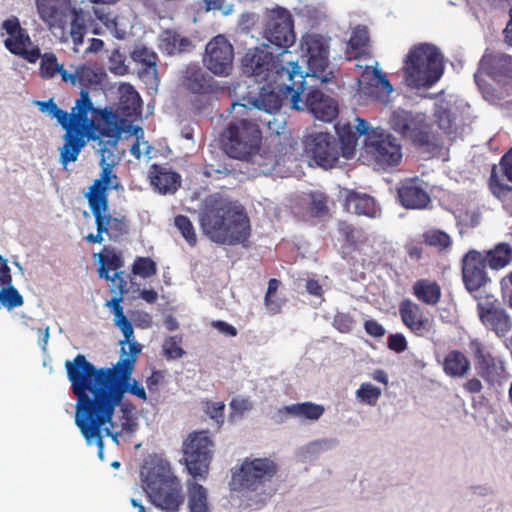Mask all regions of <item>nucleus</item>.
I'll return each instance as SVG.
<instances>
[{"label": "nucleus", "mask_w": 512, "mask_h": 512, "mask_svg": "<svg viewBox=\"0 0 512 512\" xmlns=\"http://www.w3.org/2000/svg\"><path fill=\"white\" fill-rule=\"evenodd\" d=\"M183 87L194 96L192 104L198 110H202L212 101L218 100L226 90L225 86L221 85L213 76L195 66L186 69L183 76Z\"/></svg>", "instance_id": "obj_14"}, {"label": "nucleus", "mask_w": 512, "mask_h": 512, "mask_svg": "<svg viewBox=\"0 0 512 512\" xmlns=\"http://www.w3.org/2000/svg\"><path fill=\"white\" fill-rule=\"evenodd\" d=\"M148 174L151 185L161 194H174L181 186V175L165 164H152Z\"/></svg>", "instance_id": "obj_28"}, {"label": "nucleus", "mask_w": 512, "mask_h": 512, "mask_svg": "<svg viewBox=\"0 0 512 512\" xmlns=\"http://www.w3.org/2000/svg\"><path fill=\"white\" fill-rule=\"evenodd\" d=\"M24 304V298L13 286V283L0 288V305L7 310L20 307Z\"/></svg>", "instance_id": "obj_47"}, {"label": "nucleus", "mask_w": 512, "mask_h": 512, "mask_svg": "<svg viewBox=\"0 0 512 512\" xmlns=\"http://www.w3.org/2000/svg\"><path fill=\"white\" fill-rule=\"evenodd\" d=\"M96 18L110 31V33L119 40H122L126 36V31L119 28L117 16L110 11L104 9L94 10Z\"/></svg>", "instance_id": "obj_46"}, {"label": "nucleus", "mask_w": 512, "mask_h": 512, "mask_svg": "<svg viewBox=\"0 0 512 512\" xmlns=\"http://www.w3.org/2000/svg\"><path fill=\"white\" fill-rule=\"evenodd\" d=\"M234 48L224 35H217L206 45L203 62L217 76H228L233 69Z\"/></svg>", "instance_id": "obj_21"}, {"label": "nucleus", "mask_w": 512, "mask_h": 512, "mask_svg": "<svg viewBox=\"0 0 512 512\" xmlns=\"http://www.w3.org/2000/svg\"><path fill=\"white\" fill-rule=\"evenodd\" d=\"M94 218L96 225V234L90 233L85 236V239L90 243H102L103 242V234L106 232L105 225L103 224V219L101 218V211L104 209L103 207L89 206Z\"/></svg>", "instance_id": "obj_56"}, {"label": "nucleus", "mask_w": 512, "mask_h": 512, "mask_svg": "<svg viewBox=\"0 0 512 512\" xmlns=\"http://www.w3.org/2000/svg\"><path fill=\"white\" fill-rule=\"evenodd\" d=\"M356 396L362 403L374 406L381 396V389L371 383H362L356 391Z\"/></svg>", "instance_id": "obj_53"}, {"label": "nucleus", "mask_w": 512, "mask_h": 512, "mask_svg": "<svg viewBox=\"0 0 512 512\" xmlns=\"http://www.w3.org/2000/svg\"><path fill=\"white\" fill-rule=\"evenodd\" d=\"M413 295L421 303L435 306L440 302L442 291L440 285L430 279H419L412 286Z\"/></svg>", "instance_id": "obj_35"}, {"label": "nucleus", "mask_w": 512, "mask_h": 512, "mask_svg": "<svg viewBox=\"0 0 512 512\" xmlns=\"http://www.w3.org/2000/svg\"><path fill=\"white\" fill-rule=\"evenodd\" d=\"M483 258L492 270H501L512 263V243L500 242L483 253Z\"/></svg>", "instance_id": "obj_37"}, {"label": "nucleus", "mask_w": 512, "mask_h": 512, "mask_svg": "<svg viewBox=\"0 0 512 512\" xmlns=\"http://www.w3.org/2000/svg\"><path fill=\"white\" fill-rule=\"evenodd\" d=\"M132 273L141 278H150L157 273V265L150 257L138 256L132 265Z\"/></svg>", "instance_id": "obj_49"}, {"label": "nucleus", "mask_w": 512, "mask_h": 512, "mask_svg": "<svg viewBox=\"0 0 512 512\" xmlns=\"http://www.w3.org/2000/svg\"><path fill=\"white\" fill-rule=\"evenodd\" d=\"M99 135L107 137V140H101L99 142L102 171L100 178L94 180L89 188V192L85 194V197L87 198L89 206L105 208L108 201V190L111 181L117 178L116 174L112 171V167L116 164L115 150L120 140V129L116 124L107 128L100 126L98 136Z\"/></svg>", "instance_id": "obj_8"}, {"label": "nucleus", "mask_w": 512, "mask_h": 512, "mask_svg": "<svg viewBox=\"0 0 512 512\" xmlns=\"http://www.w3.org/2000/svg\"><path fill=\"white\" fill-rule=\"evenodd\" d=\"M308 212L313 217H320L328 213L327 197L322 193H312L308 205Z\"/></svg>", "instance_id": "obj_57"}, {"label": "nucleus", "mask_w": 512, "mask_h": 512, "mask_svg": "<svg viewBox=\"0 0 512 512\" xmlns=\"http://www.w3.org/2000/svg\"><path fill=\"white\" fill-rule=\"evenodd\" d=\"M72 5V0H36L40 19L53 33L59 30L62 35H65Z\"/></svg>", "instance_id": "obj_22"}, {"label": "nucleus", "mask_w": 512, "mask_h": 512, "mask_svg": "<svg viewBox=\"0 0 512 512\" xmlns=\"http://www.w3.org/2000/svg\"><path fill=\"white\" fill-rule=\"evenodd\" d=\"M279 472L278 463L269 457H246L232 472V485L238 490L257 491Z\"/></svg>", "instance_id": "obj_11"}, {"label": "nucleus", "mask_w": 512, "mask_h": 512, "mask_svg": "<svg viewBox=\"0 0 512 512\" xmlns=\"http://www.w3.org/2000/svg\"><path fill=\"white\" fill-rule=\"evenodd\" d=\"M179 343L180 339L176 336H171L165 340L163 350L167 358L177 359L183 356L184 350L180 347Z\"/></svg>", "instance_id": "obj_58"}, {"label": "nucleus", "mask_w": 512, "mask_h": 512, "mask_svg": "<svg viewBox=\"0 0 512 512\" xmlns=\"http://www.w3.org/2000/svg\"><path fill=\"white\" fill-rule=\"evenodd\" d=\"M488 267L483 258V253L477 250L468 251L462 259V278L469 292L478 291L490 282L486 271Z\"/></svg>", "instance_id": "obj_23"}, {"label": "nucleus", "mask_w": 512, "mask_h": 512, "mask_svg": "<svg viewBox=\"0 0 512 512\" xmlns=\"http://www.w3.org/2000/svg\"><path fill=\"white\" fill-rule=\"evenodd\" d=\"M444 373L451 378H462L471 369L468 357L460 350L449 351L442 362Z\"/></svg>", "instance_id": "obj_33"}, {"label": "nucleus", "mask_w": 512, "mask_h": 512, "mask_svg": "<svg viewBox=\"0 0 512 512\" xmlns=\"http://www.w3.org/2000/svg\"><path fill=\"white\" fill-rule=\"evenodd\" d=\"M280 68H290V65L284 66L282 60L261 48L249 49L242 58L243 72L263 81L278 76Z\"/></svg>", "instance_id": "obj_20"}, {"label": "nucleus", "mask_w": 512, "mask_h": 512, "mask_svg": "<svg viewBox=\"0 0 512 512\" xmlns=\"http://www.w3.org/2000/svg\"><path fill=\"white\" fill-rule=\"evenodd\" d=\"M199 222L203 233L220 245H245L251 235L250 219L244 209L222 199L207 200Z\"/></svg>", "instance_id": "obj_4"}, {"label": "nucleus", "mask_w": 512, "mask_h": 512, "mask_svg": "<svg viewBox=\"0 0 512 512\" xmlns=\"http://www.w3.org/2000/svg\"><path fill=\"white\" fill-rule=\"evenodd\" d=\"M325 408L313 402H302L284 406L278 410L279 415H292L301 419L316 421L324 414Z\"/></svg>", "instance_id": "obj_38"}, {"label": "nucleus", "mask_w": 512, "mask_h": 512, "mask_svg": "<svg viewBox=\"0 0 512 512\" xmlns=\"http://www.w3.org/2000/svg\"><path fill=\"white\" fill-rule=\"evenodd\" d=\"M476 311L481 324L486 330L503 338L512 330V319L501 302L492 295H487L477 303Z\"/></svg>", "instance_id": "obj_17"}, {"label": "nucleus", "mask_w": 512, "mask_h": 512, "mask_svg": "<svg viewBox=\"0 0 512 512\" xmlns=\"http://www.w3.org/2000/svg\"><path fill=\"white\" fill-rule=\"evenodd\" d=\"M2 29L9 35L4 40L5 48L13 55L29 63H35L40 57V48L33 46L26 29L21 27L18 17L11 16L2 23Z\"/></svg>", "instance_id": "obj_19"}, {"label": "nucleus", "mask_w": 512, "mask_h": 512, "mask_svg": "<svg viewBox=\"0 0 512 512\" xmlns=\"http://www.w3.org/2000/svg\"><path fill=\"white\" fill-rule=\"evenodd\" d=\"M433 116L443 133L451 140L454 139L457 134V127L451 110L442 104H437L435 105Z\"/></svg>", "instance_id": "obj_43"}, {"label": "nucleus", "mask_w": 512, "mask_h": 512, "mask_svg": "<svg viewBox=\"0 0 512 512\" xmlns=\"http://www.w3.org/2000/svg\"><path fill=\"white\" fill-rule=\"evenodd\" d=\"M263 36L272 45L287 52L296 41L294 21L289 10L277 7L270 10L264 27Z\"/></svg>", "instance_id": "obj_15"}, {"label": "nucleus", "mask_w": 512, "mask_h": 512, "mask_svg": "<svg viewBox=\"0 0 512 512\" xmlns=\"http://www.w3.org/2000/svg\"><path fill=\"white\" fill-rule=\"evenodd\" d=\"M489 189L492 194L499 199L507 197V195L512 191V188L508 184L504 183L500 176L497 174L495 166L491 170V175L489 178Z\"/></svg>", "instance_id": "obj_55"}, {"label": "nucleus", "mask_w": 512, "mask_h": 512, "mask_svg": "<svg viewBox=\"0 0 512 512\" xmlns=\"http://www.w3.org/2000/svg\"><path fill=\"white\" fill-rule=\"evenodd\" d=\"M354 319L349 313H337L333 319V326L341 333L352 331Z\"/></svg>", "instance_id": "obj_59"}, {"label": "nucleus", "mask_w": 512, "mask_h": 512, "mask_svg": "<svg viewBox=\"0 0 512 512\" xmlns=\"http://www.w3.org/2000/svg\"><path fill=\"white\" fill-rule=\"evenodd\" d=\"M357 125L352 127L349 123L338 124L336 131L338 135V145L340 144V154L346 159H350L355 154V149L360 136L368 137L369 130L368 122L362 118H356Z\"/></svg>", "instance_id": "obj_27"}, {"label": "nucleus", "mask_w": 512, "mask_h": 512, "mask_svg": "<svg viewBox=\"0 0 512 512\" xmlns=\"http://www.w3.org/2000/svg\"><path fill=\"white\" fill-rule=\"evenodd\" d=\"M109 201H107L106 206L101 211V218L103 219V224L106 228V234H108L109 238L115 240L120 236L127 234L128 220L125 216L113 217L109 212Z\"/></svg>", "instance_id": "obj_39"}, {"label": "nucleus", "mask_w": 512, "mask_h": 512, "mask_svg": "<svg viewBox=\"0 0 512 512\" xmlns=\"http://www.w3.org/2000/svg\"><path fill=\"white\" fill-rule=\"evenodd\" d=\"M389 124L392 130L410 140L415 147L425 148L428 152H434L443 147L441 137L430 131V126L425 119L410 111L404 109L393 111Z\"/></svg>", "instance_id": "obj_9"}, {"label": "nucleus", "mask_w": 512, "mask_h": 512, "mask_svg": "<svg viewBox=\"0 0 512 512\" xmlns=\"http://www.w3.org/2000/svg\"><path fill=\"white\" fill-rule=\"evenodd\" d=\"M70 17V36L73 43L78 46L83 43L84 36L87 33L86 15L82 8H76L72 5L71 12H69Z\"/></svg>", "instance_id": "obj_42"}, {"label": "nucleus", "mask_w": 512, "mask_h": 512, "mask_svg": "<svg viewBox=\"0 0 512 512\" xmlns=\"http://www.w3.org/2000/svg\"><path fill=\"white\" fill-rule=\"evenodd\" d=\"M364 329L368 335L375 337V338L383 337L386 332L383 325H381L374 319L366 320L364 322Z\"/></svg>", "instance_id": "obj_64"}, {"label": "nucleus", "mask_w": 512, "mask_h": 512, "mask_svg": "<svg viewBox=\"0 0 512 512\" xmlns=\"http://www.w3.org/2000/svg\"><path fill=\"white\" fill-rule=\"evenodd\" d=\"M131 59L142 66L139 71L141 78L157 77V63L159 61L157 53L145 45H137L130 54Z\"/></svg>", "instance_id": "obj_31"}, {"label": "nucleus", "mask_w": 512, "mask_h": 512, "mask_svg": "<svg viewBox=\"0 0 512 512\" xmlns=\"http://www.w3.org/2000/svg\"><path fill=\"white\" fill-rule=\"evenodd\" d=\"M214 446V441L207 430L191 432L184 439L181 463L193 479H207Z\"/></svg>", "instance_id": "obj_10"}, {"label": "nucleus", "mask_w": 512, "mask_h": 512, "mask_svg": "<svg viewBox=\"0 0 512 512\" xmlns=\"http://www.w3.org/2000/svg\"><path fill=\"white\" fill-rule=\"evenodd\" d=\"M305 154L324 169L334 167L340 156L337 138L327 132H313L304 139Z\"/></svg>", "instance_id": "obj_16"}, {"label": "nucleus", "mask_w": 512, "mask_h": 512, "mask_svg": "<svg viewBox=\"0 0 512 512\" xmlns=\"http://www.w3.org/2000/svg\"><path fill=\"white\" fill-rule=\"evenodd\" d=\"M364 151L379 169L398 166L402 160V148L398 140L382 128L372 129L364 140Z\"/></svg>", "instance_id": "obj_13"}, {"label": "nucleus", "mask_w": 512, "mask_h": 512, "mask_svg": "<svg viewBox=\"0 0 512 512\" xmlns=\"http://www.w3.org/2000/svg\"><path fill=\"white\" fill-rule=\"evenodd\" d=\"M290 68H280L278 76L267 80L257 96L243 97L246 103H235L233 107L239 106L252 115L255 109L264 111L270 115L278 112L283 100L290 96L292 108L301 109V95L305 93V77L297 61H287Z\"/></svg>", "instance_id": "obj_5"}, {"label": "nucleus", "mask_w": 512, "mask_h": 512, "mask_svg": "<svg viewBox=\"0 0 512 512\" xmlns=\"http://www.w3.org/2000/svg\"><path fill=\"white\" fill-rule=\"evenodd\" d=\"M104 76L102 68L91 63L81 64L73 72L63 73L64 83L80 87L79 97L70 112L59 108L53 99L36 102L39 110L55 119L65 131L63 145L59 149L63 166L75 162L86 143L98 138L101 122L111 115L108 108L95 107L89 94V89L100 85Z\"/></svg>", "instance_id": "obj_2"}, {"label": "nucleus", "mask_w": 512, "mask_h": 512, "mask_svg": "<svg viewBox=\"0 0 512 512\" xmlns=\"http://www.w3.org/2000/svg\"><path fill=\"white\" fill-rule=\"evenodd\" d=\"M500 286L504 302L512 309V271L501 279Z\"/></svg>", "instance_id": "obj_62"}, {"label": "nucleus", "mask_w": 512, "mask_h": 512, "mask_svg": "<svg viewBox=\"0 0 512 512\" xmlns=\"http://www.w3.org/2000/svg\"><path fill=\"white\" fill-rule=\"evenodd\" d=\"M39 75L44 80H50L56 75H60L63 81V73L68 72L63 64L58 62L57 56L52 52L40 53Z\"/></svg>", "instance_id": "obj_40"}, {"label": "nucleus", "mask_w": 512, "mask_h": 512, "mask_svg": "<svg viewBox=\"0 0 512 512\" xmlns=\"http://www.w3.org/2000/svg\"><path fill=\"white\" fill-rule=\"evenodd\" d=\"M121 416L119 422L113 421V416L108 422L102 426V439L105 436L111 437L114 442L118 443V437L124 434H132L138 428V422L133 413L127 408L121 409Z\"/></svg>", "instance_id": "obj_30"}, {"label": "nucleus", "mask_w": 512, "mask_h": 512, "mask_svg": "<svg viewBox=\"0 0 512 512\" xmlns=\"http://www.w3.org/2000/svg\"><path fill=\"white\" fill-rule=\"evenodd\" d=\"M398 197L401 204L410 209H423L430 202L427 192L413 182L403 184L398 189Z\"/></svg>", "instance_id": "obj_32"}, {"label": "nucleus", "mask_w": 512, "mask_h": 512, "mask_svg": "<svg viewBox=\"0 0 512 512\" xmlns=\"http://www.w3.org/2000/svg\"><path fill=\"white\" fill-rule=\"evenodd\" d=\"M370 38L367 27L357 26L348 41L349 48L353 51L354 57H360L367 52Z\"/></svg>", "instance_id": "obj_45"}, {"label": "nucleus", "mask_w": 512, "mask_h": 512, "mask_svg": "<svg viewBox=\"0 0 512 512\" xmlns=\"http://www.w3.org/2000/svg\"><path fill=\"white\" fill-rule=\"evenodd\" d=\"M424 241L427 245L444 251L452 245L451 237L444 231L439 229L428 230L423 234Z\"/></svg>", "instance_id": "obj_48"}, {"label": "nucleus", "mask_w": 512, "mask_h": 512, "mask_svg": "<svg viewBox=\"0 0 512 512\" xmlns=\"http://www.w3.org/2000/svg\"><path fill=\"white\" fill-rule=\"evenodd\" d=\"M281 282L276 278H271L268 281L267 291L264 297V303L267 309L272 314H277L281 311L283 306V301L277 298H274L275 293L277 292Z\"/></svg>", "instance_id": "obj_51"}, {"label": "nucleus", "mask_w": 512, "mask_h": 512, "mask_svg": "<svg viewBox=\"0 0 512 512\" xmlns=\"http://www.w3.org/2000/svg\"><path fill=\"white\" fill-rule=\"evenodd\" d=\"M122 299V297H114L106 305L112 309L114 324L123 333L124 339L119 344L121 345V353L126 354V343L134 338V329L124 314V309L121 306Z\"/></svg>", "instance_id": "obj_34"}, {"label": "nucleus", "mask_w": 512, "mask_h": 512, "mask_svg": "<svg viewBox=\"0 0 512 512\" xmlns=\"http://www.w3.org/2000/svg\"><path fill=\"white\" fill-rule=\"evenodd\" d=\"M480 69L500 84L512 82V56L501 53H485L479 63Z\"/></svg>", "instance_id": "obj_25"}, {"label": "nucleus", "mask_w": 512, "mask_h": 512, "mask_svg": "<svg viewBox=\"0 0 512 512\" xmlns=\"http://www.w3.org/2000/svg\"><path fill=\"white\" fill-rule=\"evenodd\" d=\"M339 233L343 237L344 241L353 248H356L358 244L364 243L367 240V237L364 235L362 230L356 229L346 222H341L339 224Z\"/></svg>", "instance_id": "obj_50"}, {"label": "nucleus", "mask_w": 512, "mask_h": 512, "mask_svg": "<svg viewBox=\"0 0 512 512\" xmlns=\"http://www.w3.org/2000/svg\"><path fill=\"white\" fill-rule=\"evenodd\" d=\"M133 357L121 355L112 367H96L83 354L65 362L67 378L76 396L75 424L88 445L98 447L102 457V426L114 416L125 395L123 382L131 380Z\"/></svg>", "instance_id": "obj_1"}, {"label": "nucleus", "mask_w": 512, "mask_h": 512, "mask_svg": "<svg viewBox=\"0 0 512 512\" xmlns=\"http://www.w3.org/2000/svg\"><path fill=\"white\" fill-rule=\"evenodd\" d=\"M306 90V87H305ZM300 110H308L316 119L332 122L338 116V103L316 87L307 88L305 100L300 102Z\"/></svg>", "instance_id": "obj_24"}, {"label": "nucleus", "mask_w": 512, "mask_h": 512, "mask_svg": "<svg viewBox=\"0 0 512 512\" xmlns=\"http://www.w3.org/2000/svg\"><path fill=\"white\" fill-rule=\"evenodd\" d=\"M301 49L307 57L309 71L306 77H317L321 83L329 81L326 70L329 65V45L326 40L318 34H305L301 39Z\"/></svg>", "instance_id": "obj_18"}, {"label": "nucleus", "mask_w": 512, "mask_h": 512, "mask_svg": "<svg viewBox=\"0 0 512 512\" xmlns=\"http://www.w3.org/2000/svg\"><path fill=\"white\" fill-rule=\"evenodd\" d=\"M387 346L390 350L401 353L408 347L405 336L401 333L390 334L387 340Z\"/></svg>", "instance_id": "obj_60"}, {"label": "nucleus", "mask_w": 512, "mask_h": 512, "mask_svg": "<svg viewBox=\"0 0 512 512\" xmlns=\"http://www.w3.org/2000/svg\"><path fill=\"white\" fill-rule=\"evenodd\" d=\"M174 223L188 245L191 247L196 246L197 235L191 220L185 215H177L174 219Z\"/></svg>", "instance_id": "obj_52"}, {"label": "nucleus", "mask_w": 512, "mask_h": 512, "mask_svg": "<svg viewBox=\"0 0 512 512\" xmlns=\"http://www.w3.org/2000/svg\"><path fill=\"white\" fill-rule=\"evenodd\" d=\"M402 70L409 87L430 88L443 74L442 54L433 44H416L406 55Z\"/></svg>", "instance_id": "obj_6"}, {"label": "nucleus", "mask_w": 512, "mask_h": 512, "mask_svg": "<svg viewBox=\"0 0 512 512\" xmlns=\"http://www.w3.org/2000/svg\"><path fill=\"white\" fill-rule=\"evenodd\" d=\"M106 253H98L96 256L99 258L101 266L98 269L99 276L101 278L109 279V271L113 270L118 272L124 265L122 255L116 252L114 249L104 247Z\"/></svg>", "instance_id": "obj_41"}, {"label": "nucleus", "mask_w": 512, "mask_h": 512, "mask_svg": "<svg viewBox=\"0 0 512 512\" xmlns=\"http://www.w3.org/2000/svg\"><path fill=\"white\" fill-rule=\"evenodd\" d=\"M262 133L253 115L231 120L222 133L223 149L228 156L248 160L260 149Z\"/></svg>", "instance_id": "obj_7"}, {"label": "nucleus", "mask_w": 512, "mask_h": 512, "mask_svg": "<svg viewBox=\"0 0 512 512\" xmlns=\"http://www.w3.org/2000/svg\"><path fill=\"white\" fill-rule=\"evenodd\" d=\"M345 208L348 212L369 218H376L381 214V208L372 196L353 190L348 191L346 195Z\"/></svg>", "instance_id": "obj_29"}, {"label": "nucleus", "mask_w": 512, "mask_h": 512, "mask_svg": "<svg viewBox=\"0 0 512 512\" xmlns=\"http://www.w3.org/2000/svg\"><path fill=\"white\" fill-rule=\"evenodd\" d=\"M202 405L205 414L214 420L219 427L222 426L225 419V403L223 401L203 400Z\"/></svg>", "instance_id": "obj_54"}, {"label": "nucleus", "mask_w": 512, "mask_h": 512, "mask_svg": "<svg viewBox=\"0 0 512 512\" xmlns=\"http://www.w3.org/2000/svg\"><path fill=\"white\" fill-rule=\"evenodd\" d=\"M187 482V507L189 512H211L207 489L195 481Z\"/></svg>", "instance_id": "obj_36"}, {"label": "nucleus", "mask_w": 512, "mask_h": 512, "mask_svg": "<svg viewBox=\"0 0 512 512\" xmlns=\"http://www.w3.org/2000/svg\"><path fill=\"white\" fill-rule=\"evenodd\" d=\"M122 386L125 389V393L129 392L144 401L147 399L144 387L140 385L137 380L131 379L130 381L123 382Z\"/></svg>", "instance_id": "obj_63"}, {"label": "nucleus", "mask_w": 512, "mask_h": 512, "mask_svg": "<svg viewBox=\"0 0 512 512\" xmlns=\"http://www.w3.org/2000/svg\"><path fill=\"white\" fill-rule=\"evenodd\" d=\"M191 46L188 38L181 37L178 33L166 30L161 38L160 48L168 54L173 55L186 51Z\"/></svg>", "instance_id": "obj_44"}, {"label": "nucleus", "mask_w": 512, "mask_h": 512, "mask_svg": "<svg viewBox=\"0 0 512 512\" xmlns=\"http://www.w3.org/2000/svg\"><path fill=\"white\" fill-rule=\"evenodd\" d=\"M399 315L403 324L416 336H424L430 332L432 323L425 315L421 306L409 298L399 304Z\"/></svg>", "instance_id": "obj_26"}, {"label": "nucleus", "mask_w": 512, "mask_h": 512, "mask_svg": "<svg viewBox=\"0 0 512 512\" xmlns=\"http://www.w3.org/2000/svg\"><path fill=\"white\" fill-rule=\"evenodd\" d=\"M107 280L111 281L118 290V297H122V295L128 291V276H126L123 271L114 272L113 275L109 274V279Z\"/></svg>", "instance_id": "obj_61"}, {"label": "nucleus", "mask_w": 512, "mask_h": 512, "mask_svg": "<svg viewBox=\"0 0 512 512\" xmlns=\"http://www.w3.org/2000/svg\"><path fill=\"white\" fill-rule=\"evenodd\" d=\"M142 488L148 500L163 512H178L185 502L181 479L170 461L153 454L145 458L140 469Z\"/></svg>", "instance_id": "obj_3"}, {"label": "nucleus", "mask_w": 512, "mask_h": 512, "mask_svg": "<svg viewBox=\"0 0 512 512\" xmlns=\"http://www.w3.org/2000/svg\"><path fill=\"white\" fill-rule=\"evenodd\" d=\"M467 348L478 377L489 386H501L507 379L503 357L494 353L492 348L478 337H470Z\"/></svg>", "instance_id": "obj_12"}]
</instances>
